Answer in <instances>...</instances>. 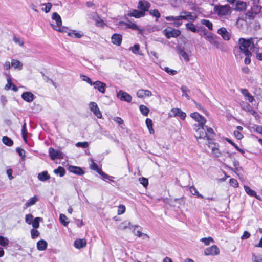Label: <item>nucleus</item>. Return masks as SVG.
<instances>
[{
	"instance_id": "obj_28",
	"label": "nucleus",
	"mask_w": 262,
	"mask_h": 262,
	"mask_svg": "<svg viewBox=\"0 0 262 262\" xmlns=\"http://www.w3.org/2000/svg\"><path fill=\"white\" fill-rule=\"evenodd\" d=\"M38 179L41 181H46L50 179V176L48 174L47 171H44L38 173Z\"/></svg>"
},
{
	"instance_id": "obj_41",
	"label": "nucleus",
	"mask_w": 262,
	"mask_h": 262,
	"mask_svg": "<svg viewBox=\"0 0 262 262\" xmlns=\"http://www.w3.org/2000/svg\"><path fill=\"white\" fill-rule=\"evenodd\" d=\"M186 27L187 28V30H189L193 32H198V30L196 28L195 25L191 23H187L186 24Z\"/></svg>"
},
{
	"instance_id": "obj_6",
	"label": "nucleus",
	"mask_w": 262,
	"mask_h": 262,
	"mask_svg": "<svg viewBox=\"0 0 262 262\" xmlns=\"http://www.w3.org/2000/svg\"><path fill=\"white\" fill-rule=\"evenodd\" d=\"M204 37L207 39L210 43L213 45L217 49H219L222 51L224 50V45L222 43H220L217 39L213 36V35L209 32H205L204 33Z\"/></svg>"
},
{
	"instance_id": "obj_11",
	"label": "nucleus",
	"mask_w": 262,
	"mask_h": 262,
	"mask_svg": "<svg viewBox=\"0 0 262 262\" xmlns=\"http://www.w3.org/2000/svg\"><path fill=\"white\" fill-rule=\"evenodd\" d=\"M251 42L252 52H257L259 49H262V39L251 38Z\"/></svg>"
},
{
	"instance_id": "obj_47",
	"label": "nucleus",
	"mask_w": 262,
	"mask_h": 262,
	"mask_svg": "<svg viewBox=\"0 0 262 262\" xmlns=\"http://www.w3.org/2000/svg\"><path fill=\"white\" fill-rule=\"evenodd\" d=\"M189 190L192 194L196 195L198 197H200L201 198H204V196L202 194L199 193L197 189L194 186H192L190 187Z\"/></svg>"
},
{
	"instance_id": "obj_17",
	"label": "nucleus",
	"mask_w": 262,
	"mask_h": 262,
	"mask_svg": "<svg viewBox=\"0 0 262 262\" xmlns=\"http://www.w3.org/2000/svg\"><path fill=\"white\" fill-rule=\"evenodd\" d=\"M92 85L94 86V89L97 90L100 93L102 94L105 93V88L106 86L105 83L100 81H96V82L93 83Z\"/></svg>"
},
{
	"instance_id": "obj_52",
	"label": "nucleus",
	"mask_w": 262,
	"mask_h": 262,
	"mask_svg": "<svg viewBox=\"0 0 262 262\" xmlns=\"http://www.w3.org/2000/svg\"><path fill=\"white\" fill-rule=\"evenodd\" d=\"M140 183L145 187H146L148 185V180L145 178H140L139 179Z\"/></svg>"
},
{
	"instance_id": "obj_13",
	"label": "nucleus",
	"mask_w": 262,
	"mask_h": 262,
	"mask_svg": "<svg viewBox=\"0 0 262 262\" xmlns=\"http://www.w3.org/2000/svg\"><path fill=\"white\" fill-rule=\"evenodd\" d=\"M49 154L52 160L63 158L62 153L60 151L55 150L52 147L49 149Z\"/></svg>"
},
{
	"instance_id": "obj_22",
	"label": "nucleus",
	"mask_w": 262,
	"mask_h": 262,
	"mask_svg": "<svg viewBox=\"0 0 262 262\" xmlns=\"http://www.w3.org/2000/svg\"><path fill=\"white\" fill-rule=\"evenodd\" d=\"M128 15L139 18L142 17H144L145 16V14L144 11H141L140 10L139 11L136 9H134L128 12Z\"/></svg>"
},
{
	"instance_id": "obj_9",
	"label": "nucleus",
	"mask_w": 262,
	"mask_h": 262,
	"mask_svg": "<svg viewBox=\"0 0 262 262\" xmlns=\"http://www.w3.org/2000/svg\"><path fill=\"white\" fill-rule=\"evenodd\" d=\"M180 15H179V18L180 20L182 19L184 20H190L191 21H194L196 18V15L192 12H187L186 11H183L180 12Z\"/></svg>"
},
{
	"instance_id": "obj_21",
	"label": "nucleus",
	"mask_w": 262,
	"mask_h": 262,
	"mask_svg": "<svg viewBox=\"0 0 262 262\" xmlns=\"http://www.w3.org/2000/svg\"><path fill=\"white\" fill-rule=\"evenodd\" d=\"M68 170L70 172H72L74 174L79 176H82L84 173V171L81 168L75 166H70L68 167Z\"/></svg>"
},
{
	"instance_id": "obj_15",
	"label": "nucleus",
	"mask_w": 262,
	"mask_h": 262,
	"mask_svg": "<svg viewBox=\"0 0 262 262\" xmlns=\"http://www.w3.org/2000/svg\"><path fill=\"white\" fill-rule=\"evenodd\" d=\"M117 96L121 100L126 101L127 102H131L132 100V96L129 94H128L125 92L123 91L122 90H120L118 92Z\"/></svg>"
},
{
	"instance_id": "obj_25",
	"label": "nucleus",
	"mask_w": 262,
	"mask_h": 262,
	"mask_svg": "<svg viewBox=\"0 0 262 262\" xmlns=\"http://www.w3.org/2000/svg\"><path fill=\"white\" fill-rule=\"evenodd\" d=\"M11 66L15 69L20 70L23 69V63L19 60L15 59L11 60Z\"/></svg>"
},
{
	"instance_id": "obj_33",
	"label": "nucleus",
	"mask_w": 262,
	"mask_h": 262,
	"mask_svg": "<svg viewBox=\"0 0 262 262\" xmlns=\"http://www.w3.org/2000/svg\"><path fill=\"white\" fill-rule=\"evenodd\" d=\"M244 188L245 191L248 195L251 196H255L257 199H259V198L257 196L256 192L251 189L249 186H244Z\"/></svg>"
},
{
	"instance_id": "obj_64",
	"label": "nucleus",
	"mask_w": 262,
	"mask_h": 262,
	"mask_svg": "<svg viewBox=\"0 0 262 262\" xmlns=\"http://www.w3.org/2000/svg\"><path fill=\"white\" fill-rule=\"evenodd\" d=\"M252 259L253 262H262V256L253 255L252 256Z\"/></svg>"
},
{
	"instance_id": "obj_4",
	"label": "nucleus",
	"mask_w": 262,
	"mask_h": 262,
	"mask_svg": "<svg viewBox=\"0 0 262 262\" xmlns=\"http://www.w3.org/2000/svg\"><path fill=\"white\" fill-rule=\"evenodd\" d=\"M205 128H207V126L205 125L203 126L194 127V130L195 132V136L197 139H202L207 141L210 139L211 136L207 134Z\"/></svg>"
},
{
	"instance_id": "obj_45",
	"label": "nucleus",
	"mask_w": 262,
	"mask_h": 262,
	"mask_svg": "<svg viewBox=\"0 0 262 262\" xmlns=\"http://www.w3.org/2000/svg\"><path fill=\"white\" fill-rule=\"evenodd\" d=\"M9 240L7 237L0 236V245L3 247H6L9 244Z\"/></svg>"
},
{
	"instance_id": "obj_51",
	"label": "nucleus",
	"mask_w": 262,
	"mask_h": 262,
	"mask_svg": "<svg viewBox=\"0 0 262 262\" xmlns=\"http://www.w3.org/2000/svg\"><path fill=\"white\" fill-rule=\"evenodd\" d=\"M226 140L233 145L238 151H239L242 154H244L245 152L244 150L238 147L237 145H236L234 142H233L230 139L226 138Z\"/></svg>"
},
{
	"instance_id": "obj_49",
	"label": "nucleus",
	"mask_w": 262,
	"mask_h": 262,
	"mask_svg": "<svg viewBox=\"0 0 262 262\" xmlns=\"http://www.w3.org/2000/svg\"><path fill=\"white\" fill-rule=\"evenodd\" d=\"M130 223L125 221L121 223L118 226V228L120 230H124L129 227Z\"/></svg>"
},
{
	"instance_id": "obj_36",
	"label": "nucleus",
	"mask_w": 262,
	"mask_h": 262,
	"mask_svg": "<svg viewBox=\"0 0 262 262\" xmlns=\"http://www.w3.org/2000/svg\"><path fill=\"white\" fill-rule=\"evenodd\" d=\"M3 143L7 146H11L13 144V141L7 136H4L2 138Z\"/></svg>"
},
{
	"instance_id": "obj_57",
	"label": "nucleus",
	"mask_w": 262,
	"mask_h": 262,
	"mask_svg": "<svg viewBox=\"0 0 262 262\" xmlns=\"http://www.w3.org/2000/svg\"><path fill=\"white\" fill-rule=\"evenodd\" d=\"M7 83L6 84L5 86V89L6 90H9L11 88L12 85L13 83L11 82V79L10 76H8L7 79Z\"/></svg>"
},
{
	"instance_id": "obj_46",
	"label": "nucleus",
	"mask_w": 262,
	"mask_h": 262,
	"mask_svg": "<svg viewBox=\"0 0 262 262\" xmlns=\"http://www.w3.org/2000/svg\"><path fill=\"white\" fill-rule=\"evenodd\" d=\"M59 220L61 223L64 226H67L69 224V222L67 221L68 219L64 214H60Z\"/></svg>"
},
{
	"instance_id": "obj_24",
	"label": "nucleus",
	"mask_w": 262,
	"mask_h": 262,
	"mask_svg": "<svg viewBox=\"0 0 262 262\" xmlns=\"http://www.w3.org/2000/svg\"><path fill=\"white\" fill-rule=\"evenodd\" d=\"M246 3L244 1L238 0L235 4L234 10L238 11H243L246 9Z\"/></svg>"
},
{
	"instance_id": "obj_44",
	"label": "nucleus",
	"mask_w": 262,
	"mask_h": 262,
	"mask_svg": "<svg viewBox=\"0 0 262 262\" xmlns=\"http://www.w3.org/2000/svg\"><path fill=\"white\" fill-rule=\"evenodd\" d=\"M140 110L141 113L145 116H147L149 113V110L146 106L144 105H141L140 106Z\"/></svg>"
},
{
	"instance_id": "obj_54",
	"label": "nucleus",
	"mask_w": 262,
	"mask_h": 262,
	"mask_svg": "<svg viewBox=\"0 0 262 262\" xmlns=\"http://www.w3.org/2000/svg\"><path fill=\"white\" fill-rule=\"evenodd\" d=\"M27 133V128H26V124L25 123L22 127L21 129V134L25 142H26V134Z\"/></svg>"
},
{
	"instance_id": "obj_56",
	"label": "nucleus",
	"mask_w": 262,
	"mask_h": 262,
	"mask_svg": "<svg viewBox=\"0 0 262 262\" xmlns=\"http://www.w3.org/2000/svg\"><path fill=\"white\" fill-rule=\"evenodd\" d=\"M163 69L171 75H174L177 73V71L176 70L170 69L168 67H164Z\"/></svg>"
},
{
	"instance_id": "obj_2",
	"label": "nucleus",
	"mask_w": 262,
	"mask_h": 262,
	"mask_svg": "<svg viewBox=\"0 0 262 262\" xmlns=\"http://www.w3.org/2000/svg\"><path fill=\"white\" fill-rule=\"evenodd\" d=\"M214 12L219 16H223L230 15L232 12L231 8L228 5H215L214 7Z\"/></svg>"
},
{
	"instance_id": "obj_62",
	"label": "nucleus",
	"mask_w": 262,
	"mask_h": 262,
	"mask_svg": "<svg viewBox=\"0 0 262 262\" xmlns=\"http://www.w3.org/2000/svg\"><path fill=\"white\" fill-rule=\"evenodd\" d=\"M80 78L83 81H86L87 83L92 85L93 82L89 77L85 75H80Z\"/></svg>"
},
{
	"instance_id": "obj_7",
	"label": "nucleus",
	"mask_w": 262,
	"mask_h": 262,
	"mask_svg": "<svg viewBox=\"0 0 262 262\" xmlns=\"http://www.w3.org/2000/svg\"><path fill=\"white\" fill-rule=\"evenodd\" d=\"M191 117L198 122V124L194 125V127L203 126L206 122V119L197 112H194L190 114Z\"/></svg>"
},
{
	"instance_id": "obj_5",
	"label": "nucleus",
	"mask_w": 262,
	"mask_h": 262,
	"mask_svg": "<svg viewBox=\"0 0 262 262\" xmlns=\"http://www.w3.org/2000/svg\"><path fill=\"white\" fill-rule=\"evenodd\" d=\"M52 19L55 21L56 25L51 24L52 28L59 32H65L66 28L62 27V20L60 15L57 12H54L52 15Z\"/></svg>"
},
{
	"instance_id": "obj_48",
	"label": "nucleus",
	"mask_w": 262,
	"mask_h": 262,
	"mask_svg": "<svg viewBox=\"0 0 262 262\" xmlns=\"http://www.w3.org/2000/svg\"><path fill=\"white\" fill-rule=\"evenodd\" d=\"M211 149L212 151V154L216 157H219L221 156V152L219 150V149L215 147L214 145V146H211Z\"/></svg>"
},
{
	"instance_id": "obj_14",
	"label": "nucleus",
	"mask_w": 262,
	"mask_h": 262,
	"mask_svg": "<svg viewBox=\"0 0 262 262\" xmlns=\"http://www.w3.org/2000/svg\"><path fill=\"white\" fill-rule=\"evenodd\" d=\"M169 116L170 117L179 116L182 120H184L186 116V114L185 112L182 111L180 108H174L171 110Z\"/></svg>"
},
{
	"instance_id": "obj_18",
	"label": "nucleus",
	"mask_w": 262,
	"mask_h": 262,
	"mask_svg": "<svg viewBox=\"0 0 262 262\" xmlns=\"http://www.w3.org/2000/svg\"><path fill=\"white\" fill-rule=\"evenodd\" d=\"M217 33L221 35L222 38L225 40H229L230 38L229 33L227 31V29L224 27H222L218 29Z\"/></svg>"
},
{
	"instance_id": "obj_38",
	"label": "nucleus",
	"mask_w": 262,
	"mask_h": 262,
	"mask_svg": "<svg viewBox=\"0 0 262 262\" xmlns=\"http://www.w3.org/2000/svg\"><path fill=\"white\" fill-rule=\"evenodd\" d=\"M179 54L184 58V60L188 62L189 60V58L188 54L182 49H178Z\"/></svg>"
},
{
	"instance_id": "obj_8",
	"label": "nucleus",
	"mask_w": 262,
	"mask_h": 262,
	"mask_svg": "<svg viewBox=\"0 0 262 262\" xmlns=\"http://www.w3.org/2000/svg\"><path fill=\"white\" fill-rule=\"evenodd\" d=\"M163 34L168 39L171 37H177L181 34V31L178 29L167 28L163 30Z\"/></svg>"
},
{
	"instance_id": "obj_30",
	"label": "nucleus",
	"mask_w": 262,
	"mask_h": 262,
	"mask_svg": "<svg viewBox=\"0 0 262 262\" xmlns=\"http://www.w3.org/2000/svg\"><path fill=\"white\" fill-rule=\"evenodd\" d=\"M68 35L73 38H80L83 36V34L81 31L76 32L75 31H73L72 32H69Z\"/></svg>"
},
{
	"instance_id": "obj_20",
	"label": "nucleus",
	"mask_w": 262,
	"mask_h": 262,
	"mask_svg": "<svg viewBox=\"0 0 262 262\" xmlns=\"http://www.w3.org/2000/svg\"><path fill=\"white\" fill-rule=\"evenodd\" d=\"M21 98L25 101L30 103L34 99V96L31 92H25L22 94Z\"/></svg>"
},
{
	"instance_id": "obj_29",
	"label": "nucleus",
	"mask_w": 262,
	"mask_h": 262,
	"mask_svg": "<svg viewBox=\"0 0 262 262\" xmlns=\"http://www.w3.org/2000/svg\"><path fill=\"white\" fill-rule=\"evenodd\" d=\"M38 201V198L37 196L34 195V196L29 199L25 203V205L26 207H29L34 205Z\"/></svg>"
},
{
	"instance_id": "obj_31",
	"label": "nucleus",
	"mask_w": 262,
	"mask_h": 262,
	"mask_svg": "<svg viewBox=\"0 0 262 262\" xmlns=\"http://www.w3.org/2000/svg\"><path fill=\"white\" fill-rule=\"evenodd\" d=\"M241 93L242 94L247 97V99L250 102H252L254 100L253 97L249 93L247 89H242Z\"/></svg>"
},
{
	"instance_id": "obj_60",
	"label": "nucleus",
	"mask_w": 262,
	"mask_h": 262,
	"mask_svg": "<svg viewBox=\"0 0 262 262\" xmlns=\"http://www.w3.org/2000/svg\"><path fill=\"white\" fill-rule=\"evenodd\" d=\"M13 41L16 43L18 44L19 46L22 47L24 46V42L23 40H20V39L17 37L16 36H13Z\"/></svg>"
},
{
	"instance_id": "obj_35",
	"label": "nucleus",
	"mask_w": 262,
	"mask_h": 262,
	"mask_svg": "<svg viewBox=\"0 0 262 262\" xmlns=\"http://www.w3.org/2000/svg\"><path fill=\"white\" fill-rule=\"evenodd\" d=\"M54 172L57 174L59 175L60 177L64 176L66 173L65 169L61 166H59L57 169L54 170Z\"/></svg>"
},
{
	"instance_id": "obj_1",
	"label": "nucleus",
	"mask_w": 262,
	"mask_h": 262,
	"mask_svg": "<svg viewBox=\"0 0 262 262\" xmlns=\"http://www.w3.org/2000/svg\"><path fill=\"white\" fill-rule=\"evenodd\" d=\"M239 55L243 54L245 57L244 63L249 64L251 62V51L252 52L251 38L246 39L244 38H240L238 41Z\"/></svg>"
},
{
	"instance_id": "obj_55",
	"label": "nucleus",
	"mask_w": 262,
	"mask_h": 262,
	"mask_svg": "<svg viewBox=\"0 0 262 262\" xmlns=\"http://www.w3.org/2000/svg\"><path fill=\"white\" fill-rule=\"evenodd\" d=\"M149 11V14L156 18L160 17V14L157 9L151 10Z\"/></svg>"
},
{
	"instance_id": "obj_27",
	"label": "nucleus",
	"mask_w": 262,
	"mask_h": 262,
	"mask_svg": "<svg viewBox=\"0 0 262 262\" xmlns=\"http://www.w3.org/2000/svg\"><path fill=\"white\" fill-rule=\"evenodd\" d=\"M47 243L45 240L41 239L37 243V248L39 251H43L47 249Z\"/></svg>"
},
{
	"instance_id": "obj_19",
	"label": "nucleus",
	"mask_w": 262,
	"mask_h": 262,
	"mask_svg": "<svg viewBox=\"0 0 262 262\" xmlns=\"http://www.w3.org/2000/svg\"><path fill=\"white\" fill-rule=\"evenodd\" d=\"M151 95V92L148 90L140 89L137 92V96L140 98H143L146 97H150Z\"/></svg>"
},
{
	"instance_id": "obj_43",
	"label": "nucleus",
	"mask_w": 262,
	"mask_h": 262,
	"mask_svg": "<svg viewBox=\"0 0 262 262\" xmlns=\"http://www.w3.org/2000/svg\"><path fill=\"white\" fill-rule=\"evenodd\" d=\"M201 23L202 25L207 27L209 30H212V24L209 20L203 19L201 20Z\"/></svg>"
},
{
	"instance_id": "obj_34",
	"label": "nucleus",
	"mask_w": 262,
	"mask_h": 262,
	"mask_svg": "<svg viewBox=\"0 0 262 262\" xmlns=\"http://www.w3.org/2000/svg\"><path fill=\"white\" fill-rule=\"evenodd\" d=\"M145 123L146 124V126L149 130V133L151 134H152L154 133V130L152 128V120L149 118H147L145 120Z\"/></svg>"
},
{
	"instance_id": "obj_42",
	"label": "nucleus",
	"mask_w": 262,
	"mask_h": 262,
	"mask_svg": "<svg viewBox=\"0 0 262 262\" xmlns=\"http://www.w3.org/2000/svg\"><path fill=\"white\" fill-rule=\"evenodd\" d=\"M95 20L96 23V25L97 27H103L105 25L104 21L102 19H101L99 17V16H97L96 18H95Z\"/></svg>"
},
{
	"instance_id": "obj_39",
	"label": "nucleus",
	"mask_w": 262,
	"mask_h": 262,
	"mask_svg": "<svg viewBox=\"0 0 262 262\" xmlns=\"http://www.w3.org/2000/svg\"><path fill=\"white\" fill-rule=\"evenodd\" d=\"M241 107L245 111L249 112L251 108V106L247 102L242 101L240 103Z\"/></svg>"
},
{
	"instance_id": "obj_3",
	"label": "nucleus",
	"mask_w": 262,
	"mask_h": 262,
	"mask_svg": "<svg viewBox=\"0 0 262 262\" xmlns=\"http://www.w3.org/2000/svg\"><path fill=\"white\" fill-rule=\"evenodd\" d=\"M205 128H207V126L205 125L203 126L194 127V130L195 132V136L197 139H202L207 141L210 139L211 136L207 134Z\"/></svg>"
},
{
	"instance_id": "obj_23",
	"label": "nucleus",
	"mask_w": 262,
	"mask_h": 262,
	"mask_svg": "<svg viewBox=\"0 0 262 262\" xmlns=\"http://www.w3.org/2000/svg\"><path fill=\"white\" fill-rule=\"evenodd\" d=\"M122 39V36L119 34H114L111 37L112 43L118 46L121 45Z\"/></svg>"
},
{
	"instance_id": "obj_58",
	"label": "nucleus",
	"mask_w": 262,
	"mask_h": 262,
	"mask_svg": "<svg viewBox=\"0 0 262 262\" xmlns=\"http://www.w3.org/2000/svg\"><path fill=\"white\" fill-rule=\"evenodd\" d=\"M40 220V217H36L31 223L32 226L34 228H37L39 226V221Z\"/></svg>"
},
{
	"instance_id": "obj_59",
	"label": "nucleus",
	"mask_w": 262,
	"mask_h": 262,
	"mask_svg": "<svg viewBox=\"0 0 262 262\" xmlns=\"http://www.w3.org/2000/svg\"><path fill=\"white\" fill-rule=\"evenodd\" d=\"M76 146L78 147L87 148L89 146V143L86 141L84 142H79L76 144Z\"/></svg>"
},
{
	"instance_id": "obj_53",
	"label": "nucleus",
	"mask_w": 262,
	"mask_h": 262,
	"mask_svg": "<svg viewBox=\"0 0 262 262\" xmlns=\"http://www.w3.org/2000/svg\"><path fill=\"white\" fill-rule=\"evenodd\" d=\"M43 5H45L46 7L45 8H42V10L43 11H45L46 13H48L50 12L51 8H52V4L51 3H47V4H43Z\"/></svg>"
},
{
	"instance_id": "obj_26",
	"label": "nucleus",
	"mask_w": 262,
	"mask_h": 262,
	"mask_svg": "<svg viewBox=\"0 0 262 262\" xmlns=\"http://www.w3.org/2000/svg\"><path fill=\"white\" fill-rule=\"evenodd\" d=\"M86 242L85 239H78L74 242V246L78 249L82 248L86 246Z\"/></svg>"
},
{
	"instance_id": "obj_40",
	"label": "nucleus",
	"mask_w": 262,
	"mask_h": 262,
	"mask_svg": "<svg viewBox=\"0 0 262 262\" xmlns=\"http://www.w3.org/2000/svg\"><path fill=\"white\" fill-rule=\"evenodd\" d=\"M181 89L183 92L182 96H185L187 99H190V96L188 95V93L190 92V90L186 86L183 85L181 86Z\"/></svg>"
},
{
	"instance_id": "obj_12",
	"label": "nucleus",
	"mask_w": 262,
	"mask_h": 262,
	"mask_svg": "<svg viewBox=\"0 0 262 262\" xmlns=\"http://www.w3.org/2000/svg\"><path fill=\"white\" fill-rule=\"evenodd\" d=\"M89 106L90 110L98 118H102V113L96 102H91L89 104Z\"/></svg>"
},
{
	"instance_id": "obj_10",
	"label": "nucleus",
	"mask_w": 262,
	"mask_h": 262,
	"mask_svg": "<svg viewBox=\"0 0 262 262\" xmlns=\"http://www.w3.org/2000/svg\"><path fill=\"white\" fill-rule=\"evenodd\" d=\"M220 251V249L217 246L214 245L205 249L204 254L206 256H216L219 254Z\"/></svg>"
},
{
	"instance_id": "obj_32",
	"label": "nucleus",
	"mask_w": 262,
	"mask_h": 262,
	"mask_svg": "<svg viewBox=\"0 0 262 262\" xmlns=\"http://www.w3.org/2000/svg\"><path fill=\"white\" fill-rule=\"evenodd\" d=\"M134 54L142 55L143 54L140 51V46L139 44H135L133 47H131L129 49Z\"/></svg>"
},
{
	"instance_id": "obj_37",
	"label": "nucleus",
	"mask_w": 262,
	"mask_h": 262,
	"mask_svg": "<svg viewBox=\"0 0 262 262\" xmlns=\"http://www.w3.org/2000/svg\"><path fill=\"white\" fill-rule=\"evenodd\" d=\"M200 241L204 243L206 246L209 245L210 243H214V241L211 237H204L200 239Z\"/></svg>"
},
{
	"instance_id": "obj_16",
	"label": "nucleus",
	"mask_w": 262,
	"mask_h": 262,
	"mask_svg": "<svg viewBox=\"0 0 262 262\" xmlns=\"http://www.w3.org/2000/svg\"><path fill=\"white\" fill-rule=\"evenodd\" d=\"M150 7V4L147 1H140L137 6L141 11H144V14L147 11H149V8Z\"/></svg>"
},
{
	"instance_id": "obj_61",
	"label": "nucleus",
	"mask_w": 262,
	"mask_h": 262,
	"mask_svg": "<svg viewBox=\"0 0 262 262\" xmlns=\"http://www.w3.org/2000/svg\"><path fill=\"white\" fill-rule=\"evenodd\" d=\"M31 237L33 239H35L39 236V233L38 230L34 229H32L31 230Z\"/></svg>"
},
{
	"instance_id": "obj_63",
	"label": "nucleus",
	"mask_w": 262,
	"mask_h": 262,
	"mask_svg": "<svg viewBox=\"0 0 262 262\" xmlns=\"http://www.w3.org/2000/svg\"><path fill=\"white\" fill-rule=\"evenodd\" d=\"M33 215L31 214H29L26 215L25 221L28 224H31L33 221Z\"/></svg>"
},
{
	"instance_id": "obj_50",
	"label": "nucleus",
	"mask_w": 262,
	"mask_h": 262,
	"mask_svg": "<svg viewBox=\"0 0 262 262\" xmlns=\"http://www.w3.org/2000/svg\"><path fill=\"white\" fill-rule=\"evenodd\" d=\"M92 163L90 164V168L99 173L101 169L98 167L97 164L95 163L93 160H91Z\"/></svg>"
}]
</instances>
